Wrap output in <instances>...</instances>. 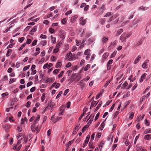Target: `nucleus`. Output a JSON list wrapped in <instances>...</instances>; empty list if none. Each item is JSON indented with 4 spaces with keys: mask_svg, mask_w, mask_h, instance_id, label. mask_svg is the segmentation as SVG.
<instances>
[{
    "mask_svg": "<svg viewBox=\"0 0 151 151\" xmlns=\"http://www.w3.org/2000/svg\"><path fill=\"white\" fill-rule=\"evenodd\" d=\"M37 127L38 126L36 125L35 123H34L31 126V129L32 131L33 132H36L37 134L40 131Z\"/></svg>",
    "mask_w": 151,
    "mask_h": 151,
    "instance_id": "nucleus-1",
    "label": "nucleus"
},
{
    "mask_svg": "<svg viewBox=\"0 0 151 151\" xmlns=\"http://www.w3.org/2000/svg\"><path fill=\"white\" fill-rule=\"evenodd\" d=\"M21 143L20 140H18L17 143L13 147L14 150H17V151H19L22 147V144H21Z\"/></svg>",
    "mask_w": 151,
    "mask_h": 151,
    "instance_id": "nucleus-2",
    "label": "nucleus"
},
{
    "mask_svg": "<svg viewBox=\"0 0 151 151\" xmlns=\"http://www.w3.org/2000/svg\"><path fill=\"white\" fill-rule=\"evenodd\" d=\"M126 33L124 32L120 36L119 39L122 42H126Z\"/></svg>",
    "mask_w": 151,
    "mask_h": 151,
    "instance_id": "nucleus-3",
    "label": "nucleus"
},
{
    "mask_svg": "<svg viewBox=\"0 0 151 151\" xmlns=\"http://www.w3.org/2000/svg\"><path fill=\"white\" fill-rule=\"evenodd\" d=\"M138 22V20H134L133 21L132 23L131 24L130 27H133L134 29L136 28L138 26L137 24Z\"/></svg>",
    "mask_w": 151,
    "mask_h": 151,
    "instance_id": "nucleus-4",
    "label": "nucleus"
},
{
    "mask_svg": "<svg viewBox=\"0 0 151 151\" xmlns=\"http://www.w3.org/2000/svg\"><path fill=\"white\" fill-rule=\"evenodd\" d=\"M48 106L47 107V108H49V107L51 108H53L54 106H55V104L54 102H52L51 100H50V102L48 103Z\"/></svg>",
    "mask_w": 151,
    "mask_h": 151,
    "instance_id": "nucleus-5",
    "label": "nucleus"
},
{
    "mask_svg": "<svg viewBox=\"0 0 151 151\" xmlns=\"http://www.w3.org/2000/svg\"><path fill=\"white\" fill-rule=\"evenodd\" d=\"M142 41L141 40L136 41L135 42L134 45L133 47L134 48H135L138 47L139 45L142 44Z\"/></svg>",
    "mask_w": 151,
    "mask_h": 151,
    "instance_id": "nucleus-6",
    "label": "nucleus"
},
{
    "mask_svg": "<svg viewBox=\"0 0 151 151\" xmlns=\"http://www.w3.org/2000/svg\"><path fill=\"white\" fill-rule=\"evenodd\" d=\"M109 55V53H108L107 52L104 53V55H103V56H102L103 59L101 61V62L102 63H103L104 62V59H106L107 58H108Z\"/></svg>",
    "mask_w": 151,
    "mask_h": 151,
    "instance_id": "nucleus-7",
    "label": "nucleus"
},
{
    "mask_svg": "<svg viewBox=\"0 0 151 151\" xmlns=\"http://www.w3.org/2000/svg\"><path fill=\"white\" fill-rule=\"evenodd\" d=\"M117 43V42L116 40H115L114 42H111L108 48L109 49H110L112 48V46H115L116 45Z\"/></svg>",
    "mask_w": 151,
    "mask_h": 151,
    "instance_id": "nucleus-8",
    "label": "nucleus"
},
{
    "mask_svg": "<svg viewBox=\"0 0 151 151\" xmlns=\"http://www.w3.org/2000/svg\"><path fill=\"white\" fill-rule=\"evenodd\" d=\"M149 62V60H145L144 63L143 64L142 67L145 69H146L147 68V64Z\"/></svg>",
    "mask_w": 151,
    "mask_h": 151,
    "instance_id": "nucleus-9",
    "label": "nucleus"
},
{
    "mask_svg": "<svg viewBox=\"0 0 151 151\" xmlns=\"http://www.w3.org/2000/svg\"><path fill=\"white\" fill-rule=\"evenodd\" d=\"M65 32L63 30L60 31L59 36L62 38L64 39L65 37Z\"/></svg>",
    "mask_w": 151,
    "mask_h": 151,
    "instance_id": "nucleus-10",
    "label": "nucleus"
},
{
    "mask_svg": "<svg viewBox=\"0 0 151 151\" xmlns=\"http://www.w3.org/2000/svg\"><path fill=\"white\" fill-rule=\"evenodd\" d=\"M123 31V30L122 29H120L118 30L115 33V35L116 36L119 35Z\"/></svg>",
    "mask_w": 151,
    "mask_h": 151,
    "instance_id": "nucleus-11",
    "label": "nucleus"
},
{
    "mask_svg": "<svg viewBox=\"0 0 151 151\" xmlns=\"http://www.w3.org/2000/svg\"><path fill=\"white\" fill-rule=\"evenodd\" d=\"M80 20L81 21L80 23L82 25H84L86 23V21L85 19H83V18L81 17L80 19Z\"/></svg>",
    "mask_w": 151,
    "mask_h": 151,
    "instance_id": "nucleus-12",
    "label": "nucleus"
},
{
    "mask_svg": "<svg viewBox=\"0 0 151 151\" xmlns=\"http://www.w3.org/2000/svg\"><path fill=\"white\" fill-rule=\"evenodd\" d=\"M105 4H103L101 7L100 9L99 10V11H100V14H102L104 10L105 9Z\"/></svg>",
    "mask_w": 151,
    "mask_h": 151,
    "instance_id": "nucleus-13",
    "label": "nucleus"
},
{
    "mask_svg": "<svg viewBox=\"0 0 151 151\" xmlns=\"http://www.w3.org/2000/svg\"><path fill=\"white\" fill-rule=\"evenodd\" d=\"M141 58V57L140 55L137 56L134 61V64H137V62L140 60V59Z\"/></svg>",
    "mask_w": 151,
    "mask_h": 151,
    "instance_id": "nucleus-14",
    "label": "nucleus"
},
{
    "mask_svg": "<svg viewBox=\"0 0 151 151\" xmlns=\"http://www.w3.org/2000/svg\"><path fill=\"white\" fill-rule=\"evenodd\" d=\"M146 75L147 74L145 73H144L143 74V75L141 76V78L139 80L140 82H141L143 81V79L145 78Z\"/></svg>",
    "mask_w": 151,
    "mask_h": 151,
    "instance_id": "nucleus-15",
    "label": "nucleus"
},
{
    "mask_svg": "<svg viewBox=\"0 0 151 151\" xmlns=\"http://www.w3.org/2000/svg\"><path fill=\"white\" fill-rule=\"evenodd\" d=\"M65 111L64 108L63 107H60V113L59 114L62 115L63 114V113Z\"/></svg>",
    "mask_w": 151,
    "mask_h": 151,
    "instance_id": "nucleus-16",
    "label": "nucleus"
},
{
    "mask_svg": "<svg viewBox=\"0 0 151 151\" xmlns=\"http://www.w3.org/2000/svg\"><path fill=\"white\" fill-rule=\"evenodd\" d=\"M108 38L107 37H104L102 38V42L103 43H106L108 41Z\"/></svg>",
    "mask_w": 151,
    "mask_h": 151,
    "instance_id": "nucleus-17",
    "label": "nucleus"
},
{
    "mask_svg": "<svg viewBox=\"0 0 151 151\" xmlns=\"http://www.w3.org/2000/svg\"><path fill=\"white\" fill-rule=\"evenodd\" d=\"M98 102L96 103V101H93L91 103L90 109H91V108L93 107L95 105L96 106Z\"/></svg>",
    "mask_w": 151,
    "mask_h": 151,
    "instance_id": "nucleus-18",
    "label": "nucleus"
},
{
    "mask_svg": "<svg viewBox=\"0 0 151 151\" xmlns=\"http://www.w3.org/2000/svg\"><path fill=\"white\" fill-rule=\"evenodd\" d=\"M62 119V117L58 116L56 119H55L52 120L53 122V123H55L58 121L59 120H61Z\"/></svg>",
    "mask_w": 151,
    "mask_h": 151,
    "instance_id": "nucleus-19",
    "label": "nucleus"
},
{
    "mask_svg": "<svg viewBox=\"0 0 151 151\" xmlns=\"http://www.w3.org/2000/svg\"><path fill=\"white\" fill-rule=\"evenodd\" d=\"M144 149L142 148V147L141 146H137L136 148V151H142V150Z\"/></svg>",
    "mask_w": 151,
    "mask_h": 151,
    "instance_id": "nucleus-20",
    "label": "nucleus"
},
{
    "mask_svg": "<svg viewBox=\"0 0 151 151\" xmlns=\"http://www.w3.org/2000/svg\"><path fill=\"white\" fill-rule=\"evenodd\" d=\"M151 138V135L150 134H147L145 136L144 139L146 140H148Z\"/></svg>",
    "mask_w": 151,
    "mask_h": 151,
    "instance_id": "nucleus-21",
    "label": "nucleus"
},
{
    "mask_svg": "<svg viewBox=\"0 0 151 151\" xmlns=\"http://www.w3.org/2000/svg\"><path fill=\"white\" fill-rule=\"evenodd\" d=\"M102 104V101H101L99 102V104L98 105V106H97V107L96 108V109H95L94 111H96L100 108V107L101 106V105Z\"/></svg>",
    "mask_w": 151,
    "mask_h": 151,
    "instance_id": "nucleus-22",
    "label": "nucleus"
},
{
    "mask_svg": "<svg viewBox=\"0 0 151 151\" xmlns=\"http://www.w3.org/2000/svg\"><path fill=\"white\" fill-rule=\"evenodd\" d=\"M12 52V50L11 49H9L7 51V52L6 54V57H8L10 55L11 53Z\"/></svg>",
    "mask_w": 151,
    "mask_h": 151,
    "instance_id": "nucleus-23",
    "label": "nucleus"
},
{
    "mask_svg": "<svg viewBox=\"0 0 151 151\" xmlns=\"http://www.w3.org/2000/svg\"><path fill=\"white\" fill-rule=\"evenodd\" d=\"M148 8L147 7H144L143 6H141L138 9L139 10H145L146 9H148Z\"/></svg>",
    "mask_w": 151,
    "mask_h": 151,
    "instance_id": "nucleus-24",
    "label": "nucleus"
},
{
    "mask_svg": "<svg viewBox=\"0 0 151 151\" xmlns=\"http://www.w3.org/2000/svg\"><path fill=\"white\" fill-rule=\"evenodd\" d=\"M148 133H151V129L150 128H149L147 129H146L144 131V134H145Z\"/></svg>",
    "mask_w": 151,
    "mask_h": 151,
    "instance_id": "nucleus-25",
    "label": "nucleus"
},
{
    "mask_svg": "<svg viewBox=\"0 0 151 151\" xmlns=\"http://www.w3.org/2000/svg\"><path fill=\"white\" fill-rule=\"evenodd\" d=\"M62 64V63L61 62H58L56 64V68H58L60 67L61 66Z\"/></svg>",
    "mask_w": 151,
    "mask_h": 151,
    "instance_id": "nucleus-26",
    "label": "nucleus"
},
{
    "mask_svg": "<svg viewBox=\"0 0 151 151\" xmlns=\"http://www.w3.org/2000/svg\"><path fill=\"white\" fill-rule=\"evenodd\" d=\"M94 137H95V133H93L92 134V135L91 136V137L90 141H93L94 139ZM91 144V141H90V142L89 143V145L90 146V145Z\"/></svg>",
    "mask_w": 151,
    "mask_h": 151,
    "instance_id": "nucleus-27",
    "label": "nucleus"
},
{
    "mask_svg": "<svg viewBox=\"0 0 151 151\" xmlns=\"http://www.w3.org/2000/svg\"><path fill=\"white\" fill-rule=\"evenodd\" d=\"M91 51L90 49H88L85 50L84 52V54L85 55H89V53Z\"/></svg>",
    "mask_w": 151,
    "mask_h": 151,
    "instance_id": "nucleus-28",
    "label": "nucleus"
},
{
    "mask_svg": "<svg viewBox=\"0 0 151 151\" xmlns=\"http://www.w3.org/2000/svg\"><path fill=\"white\" fill-rule=\"evenodd\" d=\"M129 119H132L134 116V114L133 112H130L129 113Z\"/></svg>",
    "mask_w": 151,
    "mask_h": 151,
    "instance_id": "nucleus-29",
    "label": "nucleus"
},
{
    "mask_svg": "<svg viewBox=\"0 0 151 151\" xmlns=\"http://www.w3.org/2000/svg\"><path fill=\"white\" fill-rule=\"evenodd\" d=\"M90 67V65H87L84 68H83L84 70L85 71L87 70L88 68Z\"/></svg>",
    "mask_w": 151,
    "mask_h": 151,
    "instance_id": "nucleus-30",
    "label": "nucleus"
},
{
    "mask_svg": "<svg viewBox=\"0 0 151 151\" xmlns=\"http://www.w3.org/2000/svg\"><path fill=\"white\" fill-rule=\"evenodd\" d=\"M40 118V116L39 115H37V118H36V119L34 121V123H35V124H36V123H37L38 121L39 120V119Z\"/></svg>",
    "mask_w": 151,
    "mask_h": 151,
    "instance_id": "nucleus-31",
    "label": "nucleus"
},
{
    "mask_svg": "<svg viewBox=\"0 0 151 151\" xmlns=\"http://www.w3.org/2000/svg\"><path fill=\"white\" fill-rule=\"evenodd\" d=\"M73 141H74V140H72L70 141H69L68 142V143L66 145L67 147L68 148L69 147V146H70L73 143Z\"/></svg>",
    "mask_w": 151,
    "mask_h": 151,
    "instance_id": "nucleus-32",
    "label": "nucleus"
},
{
    "mask_svg": "<svg viewBox=\"0 0 151 151\" xmlns=\"http://www.w3.org/2000/svg\"><path fill=\"white\" fill-rule=\"evenodd\" d=\"M128 85V83L127 82H125L122 85V88H124L125 87L127 86Z\"/></svg>",
    "mask_w": 151,
    "mask_h": 151,
    "instance_id": "nucleus-33",
    "label": "nucleus"
},
{
    "mask_svg": "<svg viewBox=\"0 0 151 151\" xmlns=\"http://www.w3.org/2000/svg\"><path fill=\"white\" fill-rule=\"evenodd\" d=\"M26 44L25 43H24L19 48V50L20 51L25 47L26 45Z\"/></svg>",
    "mask_w": 151,
    "mask_h": 151,
    "instance_id": "nucleus-34",
    "label": "nucleus"
},
{
    "mask_svg": "<svg viewBox=\"0 0 151 151\" xmlns=\"http://www.w3.org/2000/svg\"><path fill=\"white\" fill-rule=\"evenodd\" d=\"M16 79L15 78H11L10 79L9 83L10 84L14 82H15L16 81Z\"/></svg>",
    "mask_w": 151,
    "mask_h": 151,
    "instance_id": "nucleus-35",
    "label": "nucleus"
},
{
    "mask_svg": "<svg viewBox=\"0 0 151 151\" xmlns=\"http://www.w3.org/2000/svg\"><path fill=\"white\" fill-rule=\"evenodd\" d=\"M92 35V33L91 32H87L86 34V36L87 37H89V36H91Z\"/></svg>",
    "mask_w": 151,
    "mask_h": 151,
    "instance_id": "nucleus-36",
    "label": "nucleus"
},
{
    "mask_svg": "<svg viewBox=\"0 0 151 151\" xmlns=\"http://www.w3.org/2000/svg\"><path fill=\"white\" fill-rule=\"evenodd\" d=\"M112 14L111 12H107L106 14L104 15V17H109L112 15Z\"/></svg>",
    "mask_w": 151,
    "mask_h": 151,
    "instance_id": "nucleus-37",
    "label": "nucleus"
},
{
    "mask_svg": "<svg viewBox=\"0 0 151 151\" xmlns=\"http://www.w3.org/2000/svg\"><path fill=\"white\" fill-rule=\"evenodd\" d=\"M24 40V37H22L19 38L18 39V41L20 42H22Z\"/></svg>",
    "mask_w": 151,
    "mask_h": 151,
    "instance_id": "nucleus-38",
    "label": "nucleus"
},
{
    "mask_svg": "<svg viewBox=\"0 0 151 151\" xmlns=\"http://www.w3.org/2000/svg\"><path fill=\"white\" fill-rule=\"evenodd\" d=\"M60 71V70L59 69H57L55 70L53 72V73L54 74H57Z\"/></svg>",
    "mask_w": 151,
    "mask_h": 151,
    "instance_id": "nucleus-39",
    "label": "nucleus"
},
{
    "mask_svg": "<svg viewBox=\"0 0 151 151\" xmlns=\"http://www.w3.org/2000/svg\"><path fill=\"white\" fill-rule=\"evenodd\" d=\"M136 1V0H128V1L129 4H131L134 3Z\"/></svg>",
    "mask_w": 151,
    "mask_h": 151,
    "instance_id": "nucleus-40",
    "label": "nucleus"
},
{
    "mask_svg": "<svg viewBox=\"0 0 151 151\" xmlns=\"http://www.w3.org/2000/svg\"><path fill=\"white\" fill-rule=\"evenodd\" d=\"M105 21V19H101L100 20V22L101 24L103 25L104 24Z\"/></svg>",
    "mask_w": 151,
    "mask_h": 151,
    "instance_id": "nucleus-41",
    "label": "nucleus"
},
{
    "mask_svg": "<svg viewBox=\"0 0 151 151\" xmlns=\"http://www.w3.org/2000/svg\"><path fill=\"white\" fill-rule=\"evenodd\" d=\"M45 99V94L43 93L41 97V100L42 102H43Z\"/></svg>",
    "mask_w": 151,
    "mask_h": 151,
    "instance_id": "nucleus-42",
    "label": "nucleus"
},
{
    "mask_svg": "<svg viewBox=\"0 0 151 151\" xmlns=\"http://www.w3.org/2000/svg\"><path fill=\"white\" fill-rule=\"evenodd\" d=\"M37 27L36 26H35L32 29L31 32H35L37 30Z\"/></svg>",
    "mask_w": 151,
    "mask_h": 151,
    "instance_id": "nucleus-43",
    "label": "nucleus"
},
{
    "mask_svg": "<svg viewBox=\"0 0 151 151\" xmlns=\"http://www.w3.org/2000/svg\"><path fill=\"white\" fill-rule=\"evenodd\" d=\"M47 82H50L53 81V79L52 78H48L46 80Z\"/></svg>",
    "mask_w": 151,
    "mask_h": 151,
    "instance_id": "nucleus-44",
    "label": "nucleus"
},
{
    "mask_svg": "<svg viewBox=\"0 0 151 151\" xmlns=\"http://www.w3.org/2000/svg\"><path fill=\"white\" fill-rule=\"evenodd\" d=\"M30 67V65H28L27 66H25L24 67L23 69V71H25L26 70H27Z\"/></svg>",
    "mask_w": 151,
    "mask_h": 151,
    "instance_id": "nucleus-45",
    "label": "nucleus"
},
{
    "mask_svg": "<svg viewBox=\"0 0 151 151\" xmlns=\"http://www.w3.org/2000/svg\"><path fill=\"white\" fill-rule=\"evenodd\" d=\"M62 91H60L59 92V93H58V94L57 95V96L56 97V99H57L58 98H59L60 96L62 94Z\"/></svg>",
    "mask_w": 151,
    "mask_h": 151,
    "instance_id": "nucleus-46",
    "label": "nucleus"
},
{
    "mask_svg": "<svg viewBox=\"0 0 151 151\" xmlns=\"http://www.w3.org/2000/svg\"><path fill=\"white\" fill-rule=\"evenodd\" d=\"M100 114L99 112H98L96 114V117H95L94 120L95 121H96L98 119L99 117V116Z\"/></svg>",
    "mask_w": 151,
    "mask_h": 151,
    "instance_id": "nucleus-47",
    "label": "nucleus"
},
{
    "mask_svg": "<svg viewBox=\"0 0 151 151\" xmlns=\"http://www.w3.org/2000/svg\"><path fill=\"white\" fill-rule=\"evenodd\" d=\"M37 42V40H34L33 41V42H32V45L33 46L35 45L36 44Z\"/></svg>",
    "mask_w": 151,
    "mask_h": 151,
    "instance_id": "nucleus-48",
    "label": "nucleus"
},
{
    "mask_svg": "<svg viewBox=\"0 0 151 151\" xmlns=\"http://www.w3.org/2000/svg\"><path fill=\"white\" fill-rule=\"evenodd\" d=\"M69 91V89H67L63 93V95L64 96H65L68 93V92Z\"/></svg>",
    "mask_w": 151,
    "mask_h": 151,
    "instance_id": "nucleus-49",
    "label": "nucleus"
},
{
    "mask_svg": "<svg viewBox=\"0 0 151 151\" xmlns=\"http://www.w3.org/2000/svg\"><path fill=\"white\" fill-rule=\"evenodd\" d=\"M73 78V77H72V76L69 79H68V81H69V84H70L73 81L72 80V79Z\"/></svg>",
    "mask_w": 151,
    "mask_h": 151,
    "instance_id": "nucleus-50",
    "label": "nucleus"
},
{
    "mask_svg": "<svg viewBox=\"0 0 151 151\" xmlns=\"http://www.w3.org/2000/svg\"><path fill=\"white\" fill-rule=\"evenodd\" d=\"M40 38H41L45 39L47 38V37L45 35L41 34L40 37Z\"/></svg>",
    "mask_w": 151,
    "mask_h": 151,
    "instance_id": "nucleus-51",
    "label": "nucleus"
},
{
    "mask_svg": "<svg viewBox=\"0 0 151 151\" xmlns=\"http://www.w3.org/2000/svg\"><path fill=\"white\" fill-rule=\"evenodd\" d=\"M110 82V81H106L105 84L104 85V87L106 88L109 85Z\"/></svg>",
    "mask_w": 151,
    "mask_h": 151,
    "instance_id": "nucleus-52",
    "label": "nucleus"
},
{
    "mask_svg": "<svg viewBox=\"0 0 151 151\" xmlns=\"http://www.w3.org/2000/svg\"><path fill=\"white\" fill-rule=\"evenodd\" d=\"M146 97V96L145 95L143 96L140 99V102L141 103H142L144 99Z\"/></svg>",
    "mask_w": 151,
    "mask_h": 151,
    "instance_id": "nucleus-53",
    "label": "nucleus"
},
{
    "mask_svg": "<svg viewBox=\"0 0 151 151\" xmlns=\"http://www.w3.org/2000/svg\"><path fill=\"white\" fill-rule=\"evenodd\" d=\"M49 32L51 33H53L54 32L55 30L53 29L50 28L49 29Z\"/></svg>",
    "mask_w": 151,
    "mask_h": 151,
    "instance_id": "nucleus-54",
    "label": "nucleus"
},
{
    "mask_svg": "<svg viewBox=\"0 0 151 151\" xmlns=\"http://www.w3.org/2000/svg\"><path fill=\"white\" fill-rule=\"evenodd\" d=\"M64 73V71H62L58 75V78H60L62 77V76H63V73Z\"/></svg>",
    "mask_w": 151,
    "mask_h": 151,
    "instance_id": "nucleus-55",
    "label": "nucleus"
},
{
    "mask_svg": "<svg viewBox=\"0 0 151 151\" xmlns=\"http://www.w3.org/2000/svg\"><path fill=\"white\" fill-rule=\"evenodd\" d=\"M32 83H33L32 81H30V82H28L27 83V87H28L30 86L32 84Z\"/></svg>",
    "mask_w": 151,
    "mask_h": 151,
    "instance_id": "nucleus-56",
    "label": "nucleus"
},
{
    "mask_svg": "<svg viewBox=\"0 0 151 151\" xmlns=\"http://www.w3.org/2000/svg\"><path fill=\"white\" fill-rule=\"evenodd\" d=\"M102 95V93H100L99 94H97L96 97V99L97 100L99 97L101 95Z\"/></svg>",
    "mask_w": 151,
    "mask_h": 151,
    "instance_id": "nucleus-57",
    "label": "nucleus"
},
{
    "mask_svg": "<svg viewBox=\"0 0 151 151\" xmlns=\"http://www.w3.org/2000/svg\"><path fill=\"white\" fill-rule=\"evenodd\" d=\"M36 89L35 87H33L30 89V91L31 92H33L35 91Z\"/></svg>",
    "mask_w": 151,
    "mask_h": 151,
    "instance_id": "nucleus-58",
    "label": "nucleus"
},
{
    "mask_svg": "<svg viewBox=\"0 0 151 151\" xmlns=\"http://www.w3.org/2000/svg\"><path fill=\"white\" fill-rule=\"evenodd\" d=\"M31 102L30 101H28L26 105V106L27 107H29L30 105Z\"/></svg>",
    "mask_w": 151,
    "mask_h": 151,
    "instance_id": "nucleus-59",
    "label": "nucleus"
},
{
    "mask_svg": "<svg viewBox=\"0 0 151 151\" xmlns=\"http://www.w3.org/2000/svg\"><path fill=\"white\" fill-rule=\"evenodd\" d=\"M72 55V53L71 52H70L69 53L67 54L66 55V56L68 58H69L70 57L71 55Z\"/></svg>",
    "mask_w": 151,
    "mask_h": 151,
    "instance_id": "nucleus-60",
    "label": "nucleus"
},
{
    "mask_svg": "<svg viewBox=\"0 0 151 151\" xmlns=\"http://www.w3.org/2000/svg\"><path fill=\"white\" fill-rule=\"evenodd\" d=\"M78 17V16L76 15H74L73 16L71 19V20H75V19L77 18Z\"/></svg>",
    "mask_w": 151,
    "mask_h": 151,
    "instance_id": "nucleus-61",
    "label": "nucleus"
},
{
    "mask_svg": "<svg viewBox=\"0 0 151 151\" xmlns=\"http://www.w3.org/2000/svg\"><path fill=\"white\" fill-rule=\"evenodd\" d=\"M32 42V40L30 39H28L27 40L26 43L27 44H30Z\"/></svg>",
    "mask_w": 151,
    "mask_h": 151,
    "instance_id": "nucleus-62",
    "label": "nucleus"
},
{
    "mask_svg": "<svg viewBox=\"0 0 151 151\" xmlns=\"http://www.w3.org/2000/svg\"><path fill=\"white\" fill-rule=\"evenodd\" d=\"M67 20L66 18L63 19L62 21V23L63 24H65Z\"/></svg>",
    "mask_w": 151,
    "mask_h": 151,
    "instance_id": "nucleus-63",
    "label": "nucleus"
},
{
    "mask_svg": "<svg viewBox=\"0 0 151 151\" xmlns=\"http://www.w3.org/2000/svg\"><path fill=\"white\" fill-rule=\"evenodd\" d=\"M59 50L58 48H56L54 50L53 52L54 53H57L58 51Z\"/></svg>",
    "mask_w": 151,
    "mask_h": 151,
    "instance_id": "nucleus-64",
    "label": "nucleus"
}]
</instances>
